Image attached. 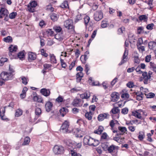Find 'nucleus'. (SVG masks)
<instances>
[{
    "label": "nucleus",
    "instance_id": "obj_39",
    "mask_svg": "<svg viewBox=\"0 0 156 156\" xmlns=\"http://www.w3.org/2000/svg\"><path fill=\"white\" fill-rule=\"evenodd\" d=\"M83 17V15L81 14H79L77 15L75 19V22H77L80 20H81Z\"/></svg>",
    "mask_w": 156,
    "mask_h": 156
},
{
    "label": "nucleus",
    "instance_id": "obj_20",
    "mask_svg": "<svg viewBox=\"0 0 156 156\" xmlns=\"http://www.w3.org/2000/svg\"><path fill=\"white\" fill-rule=\"evenodd\" d=\"M122 93L121 97L122 98L127 99L129 98V95L128 94L127 91L126 89H124L122 91Z\"/></svg>",
    "mask_w": 156,
    "mask_h": 156
},
{
    "label": "nucleus",
    "instance_id": "obj_47",
    "mask_svg": "<svg viewBox=\"0 0 156 156\" xmlns=\"http://www.w3.org/2000/svg\"><path fill=\"white\" fill-rule=\"evenodd\" d=\"M101 27L103 28H105L108 25L107 21L105 20H103L101 22Z\"/></svg>",
    "mask_w": 156,
    "mask_h": 156
},
{
    "label": "nucleus",
    "instance_id": "obj_38",
    "mask_svg": "<svg viewBox=\"0 0 156 156\" xmlns=\"http://www.w3.org/2000/svg\"><path fill=\"white\" fill-rule=\"evenodd\" d=\"M53 29L56 33H59L62 30V28L61 27L57 26H54L53 27Z\"/></svg>",
    "mask_w": 156,
    "mask_h": 156
},
{
    "label": "nucleus",
    "instance_id": "obj_37",
    "mask_svg": "<svg viewBox=\"0 0 156 156\" xmlns=\"http://www.w3.org/2000/svg\"><path fill=\"white\" fill-rule=\"evenodd\" d=\"M25 55L23 51L19 52L18 54V57L20 60H22L24 58Z\"/></svg>",
    "mask_w": 156,
    "mask_h": 156
},
{
    "label": "nucleus",
    "instance_id": "obj_34",
    "mask_svg": "<svg viewBox=\"0 0 156 156\" xmlns=\"http://www.w3.org/2000/svg\"><path fill=\"white\" fill-rule=\"evenodd\" d=\"M145 137V134L144 132L143 131L140 132L139 133L138 138L140 140H142Z\"/></svg>",
    "mask_w": 156,
    "mask_h": 156
},
{
    "label": "nucleus",
    "instance_id": "obj_35",
    "mask_svg": "<svg viewBox=\"0 0 156 156\" xmlns=\"http://www.w3.org/2000/svg\"><path fill=\"white\" fill-rule=\"evenodd\" d=\"M35 110L36 115L38 117H39L41 114V109L38 107H36Z\"/></svg>",
    "mask_w": 156,
    "mask_h": 156
},
{
    "label": "nucleus",
    "instance_id": "obj_51",
    "mask_svg": "<svg viewBox=\"0 0 156 156\" xmlns=\"http://www.w3.org/2000/svg\"><path fill=\"white\" fill-rule=\"evenodd\" d=\"M46 32L48 36H51L54 35V32L51 29H48Z\"/></svg>",
    "mask_w": 156,
    "mask_h": 156
},
{
    "label": "nucleus",
    "instance_id": "obj_26",
    "mask_svg": "<svg viewBox=\"0 0 156 156\" xmlns=\"http://www.w3.org/2000/svg\"><path fill=\"white\" fill-rule=\"evenodd\" d=\"M85 117L89 120H91L92 117V113L91 111L87 112L85 114Z\"/></svg>",
    "mask_w": 156,
    "mask_h": 156
},
{
    "label": "nucleus",
    "instance_id": "obj_60",
    "mask_svg": "<svg viewBox=\"0 0 156 156\" xmlns=\"http://www.w3.org/2000/svg\"><path fill=\"white\" fill-rule=\"evenodd\" d=\"M51 65L48 64H45L43 65V66L44 69H47L51 68Z\"/></svg>",
    "mask_w": 156,
    "mask_h": 156
},
{
    "label": "nucleus",
    "instance_id": "obj_24",
    "mask_svg": "<svg viewBox=\"0 0 156 156\" xmlns=\"http://www.w3.org/2000/svg\"><path fill=\"white\" fill-rule=\"evenodd\" d=\"M90 96V92L87 91L85 93L80 94V97L82 98L87 99Z\"/></svg>",
    "mask_w": 156,
    "mask_h": 156
},
{
    "label": "nucleus",
    "instance_id": "obj_17",
    "mask_svg": "<svg viewBox=\"0 0 156 156\" xmlns=\"http://www.w3.org/2000/svg\"><path fill=\"white\" fill-rule=\"evenodd\" d=\"M17 49V46L11 45L9 48V55H12V54L16 51Z\"/></svg>",
    "mask_w": 156,
    "mask_h": 156
},
{
    "label": "nucleus",
    "instance_id": "obj_15",
    "mask_svg": "<svg viewBox=\"0 0 156 156\" xmlns=\"http://www.w3.org/2000/svg\"><path fill=\"white\" fill-rule=\"evenodd\" d=\"M53 107L52 103L50 101H47L45 104V107L46 111L49 112L52 110Z\"/></svg>",
    "mask_w": 156,
    "mask_h": 156
},
{
    "label": "nucleus",
    "instance_id": "obj_5",
    "mask_svg": "<svg viewBox=\"0 0 156 156\" xmlns=\"http://www.w3.org/2000/svg\"><path fill=\"white\" fill-rule=\"evenodd\" d=\"M64 26L68 30L73 29V20L70 19L66 20L64 22Z\"/></svg>",
    "mask_w": 156,
    "mask_h": 156
},
{
    "label": "nucleus",
    "instance_id": "obj_36",
    "mask_svg": "<svg viewBox=\"0 0 156 156\" xmlns=\"http://www.w3.org/2000/svg\"><path fill=\"white\" fill-rule=\"evenodd\" d=\"M150 67L156 73V64L154 63L151 62L150 63Z\"/></svg>",
    "mask_w": 156,
    "mask_h": 156
},
{
    "label": "nucleus",
    "instance_id": "obj_41",
    "mask_svg": "<svg viewBox=\"0 0 156 156\" xmlns=\"http://www.w3.org/2000/svg\"><path fill=\"white\" fill-rule=\"evenodd\" d=\"M145 95L146 96L147 98H154L155 94L154 93L151 92L148 94L145 93Z\"/></svg>",
    "mask_w": 156,
    "mask_h": 156
},
{
    "label": "nucleus",
    "instance_id": "obj_55",
    "mask_svg": "<svg viewBox=\"0 0 156 156\" xmlns=\"http://www.w3.org/2000/svg\"><path fill=\"white\" fill-rule=\"evenodd\" d=\"M126 85L128 87L130 88H133L134 86V85L133 83L132 82H129L126 84Z\"/></svg>",
    "mask_w": 156,
    "mask_h": 156
},
{
    "label": "nucleus",
    "instance_id": "obj_9",
    "mask_svg": "<svg viewBox=\"0 0 156 156\" xmlns=\"http://www.w3.org/2000/svg\"><path fill=\"white\" fill-rule=\"evenodd\" d=\"M142 109H139L133 111L132 112V115L137 118L141 119L142 118Z\"/></svg>",
    "mask_w": 156,
    "mask_h": 156
},
{
    "label": "nucleus",
    "instance_id": "obj_59",
    "mask_svg": "<svg viewBox=\"0 0 156 156\" xmlns=\"http://www.w3.org/2000/svg\"><path fill=\"white\" fill-rule=\"evenodd\" d=\"M41 55H43L45 57H46L48 56V54L46 53L44 49H41Z\"/></svg>",
    "mask_w": 156,
    "mask_h": 156
},
{
    "label": "nucleus",
    "instance_id": "obj_6",
    "mask_svg": "<svg viewBox=\"0 0 156 156\" xmlns=\"http://www.w3.org/2000/svg\"><path fill=\"white\" fill-rule=\"evenodd\" d=\"M64 151V148L61 146L55 145L53 149V152L55 154H57L63 153Z\"/></svg>",
    "mask_w": 156,
    "mask_h": 156
},
{
    "label": "nucleus",
    "instance_id": "obj_32",
    "mask_svg": "<svg viewBox=\"0 0 156 156\" xmlns=\"http://www.w3.org/2000/svg\"><path fill=\"white\" fill-rule=\"evenodd\" d=\"M3 41H4L5 42L7 43H10L12 42V39L11 37L10 36H8L7 37H4L3 39Z\"/></svg>",
    "mask_w": 156,
    "mask_h": 156
},
{
    "label": "nucleus",
    "instance_id": "obj_23",
    "mask_svg": "<svg viewBox=\"0 0 156 156\" xmlns=\"http://www.w3.org/2000/svg\"><path fill=\"white\" fill-rule=\"evenodd\" d=\"M83 76L82 72H79L78 73L76 74V81L78 82H79L81 80Z\"/></svg>",
    "mask_w": 156,
    "mask_h": 156
},
{
    "label": "nucleus",
    "instance_id": "obj_2",
    "mask_svg": "<svg viewBox=\"0 0 156 156\" xmlns=\"http://www.w3.org/2000/svg\"><path fill=\"white\" fill-rule=\"evenodd\" d=\"M83 142L84 144L88 145L89 146H93L94 147L97 146L99 144L98 140L91 138L89 136H86L84 137Z\"/></svg>",
    "mask_w": 156,
    "mask_h": 156
},
{
    "label": "nucleus",
    "instance_id": "obj_58",
    "mask_svg": "<svg viewBox=\"0 0 156 156\" xmlns=\"http://www.w3.org/2000/svg\"><path fill=\"white\" fill-rule=\"evenodd\" d=\"M154 26V24L152 23L149 24L147 26L146 28L148 30H151L153 29Z\"/></svg>",
    "mask_w": 156,
    "mask_h": 156
},
{
    "label": "nucleus",
    "instance_id": "obj_12",
    "mask_svg": "<svg viewBox=\"0 0 156 156\" xmlns=\"http://www.w3.org/2000/svg\"><path fill=\"white\" fill-rule=\"evenodd\" d=\"M111 101L113 102L117 101L119 98V93L117 92H114L111 94Z\"/></svg>",
    "mask_w": 156,
    "mask_h": 156
},
{
    "label": "nucleus",
    "instance_id": "obj_21",
    "mask_svg": "<svg viewBox=\"0 0 156 156\" xmlns=\"http://www.w3.org/2000/svg\"><path fill=\"white\" fill-rule=\"evenodd\" d=\"M50 17L51 19L53 21L57 20L59 16L57 14L55 13H52L50 14Z\"/></svg>",
    "mask_w": 156,
    "mask_h": 156
},
{
    "label": "nucleus",
    "instance_id": "obj_40",
    "mask_svg": "<svg viewBox=\"0 0 156 156\" xmlns=\"http://www.w3.org/2000/svg\"><path fill=\"white\" fill-rule=\"evenodd\" d=\"M66 110L67 109L65 108H62L60 110L59 112L60 114L62 116H64L66 114Z\"/></svg>",
    "mask_w": 156,
    "mask_h": 156
},
{
    "label": "nucleus",
    "instance_id": "obj_3",
    "mask_svg": "<svg viewBox=\"0 0 156 156\" xmlns=\"http://www.w3.org/2000/svg\"><path fill=\"white\" fill-rule=\"evenodd\" d=\"M13 75L12 73H9L6 72H3L0 74L1 78L4 80H12L13 78Z\"/></svg>",
    "mask_w": 156,
    "mask_h": 156
},
{
    "label": "nucleus",
    "instance_id": "obj_33",
    "mask_svg": "<svg viewBox=\"0 0 156 156\" xmlns=\"http://www.w3.org/2000/svg\"><path fill=\"white\" fill-rule=\"evenodd\" d=\"M156 45V43L154 41H151L148 44V47L151 49H153Z\"/></svg>",
    "mask_w": 156,
    "mask_h": 156
},
{
    "label": "nucleus",
    "instance_id": "obj_19",
    "mask_svg": "<svg viewBox=\"0 0 156 156\" xmlns=\"http://www.w3.org/2000/svg\"><path fill=\"white\" fill-rule=\"evenodd\" d=\"M5 112V107H1L0 108V116L2 120H5V117L4 115Z\"/></svg>",
    "mask_w": 156,
    "mask_h": 156
},
{
    "label": "nucleus",
    "instance_id": "obj_46",
    "mask_svg": "<svg viewBox=\"0 0 156 156\" xmlns=\"http://www.w3.org/2000/svg\"><path fill=\"white\" fill-rule=\"evenodd\" d=\"M119 112V109L117 107H114L111 110V112L114 114L118 113Z\"/></svg>",
    "mask_w": 156,
    "mask_h": 156
},
{
    "label": "nucleus",
    "instance_id": "obj_22",
    "mask_svg": "<svg viewBox=\"0 0 156 156\" xmlns=\"http://www.w3.org/2000/svg\"><path fill=\"white\" fill-rule=\"evenodd\" d=\"M36 55L34 53L29 52L28 53V59L30 60H34L36 59Z\"/></svg>",
    "mask_w": 156,
    "mask_h": 156
},
{
    "label": "nucleus",
    "instance_id": "obj_1",
    "mask_svg": "<svg viewBox=\"0 0 156 156\" xmlns=\"http://www.w3.org/2000/svg\"><path fill=\"white\" fill-rule=\"evenodd\" d=\"M102 146L105 151H107L112 155H114L116 153L118 149V147L117 146L113 144L108 146L107 144H103Z\"/></svg>",
    "mask_w": 156,
    "mask_h": 156
},
{
    "label": "nucleus",
    "instance_id": "obj_62",
    "mask_svg": "<svg viewBox=\"0 0 156 156\" xmlns=\"http://www.w3.org/2000/svg\"><path fill=\"white\" fill-rule=\"evenodd\" d=\"M75 62L76 61H73L69 65V69L70 70H71L74 67L75 65Z\"/></svg>",
    "mask_w": 156,
    "mask_h": 156
},
{
    "label": "nucleus",
    "instance_id": "obj_54",
    "mask_svg": "<svg viewBox=\"0 0 156 156\" xmlns=\"http://www.w3.org/2000/svg\"><path fill=\"white\" fill-rule=\"evenodd\" d=\"M125 28L124 27H122L118 29V33L119 34H121L125 31Z\"/></svg>",
    "mask_w": 156,
    "mask_h": 156
},
{
    "label": "nucleus",
    "instance_id": "obj_50",
    "mask_svg": "<svg viewBox=\"0 0 156 156\" xmlns=\"http://www.w3.org/2000/svg\"><path fill=\"white\" fill-rule=\"evenodd\" d=\"M90 18L89 16H86L84 18V23L86 26L88 23Z\"/></svg>",
    "mask_w": 156,
    "mask_h": 156
},
{
    "label": "nucleus",
    "instance_id": "obj_56",
    "mask_svg": "<svg viewBox=\"0 0 156 156\" xmlns=\"http://www.w3.org/2000/svg\"><path fill=\"white\" fill-rule=\"evenodd\" d=\"M137 48L140 51L143 52L145 51V48L144 47V46H139V45H137Z\"/></svg>",
    "mask_w": 156,
    "mask_h": 156
},
{
    "label": "nucleus",
    "instance_id": "obj_48",
    "mask_svg": "<svg viewBox=\"0 0 156 156\" xmlns=\"http://www.w3.org/2000/svg\"><path fill=\"white\" fill-rule=\"evenodd\" d=\"M129 109L127 108H125L122 109L121 113L124 115H126L127 114Z\"/></svg>",
    "mask_w": 156,
    "mask_h": 156
},
{
    "label": "nucleus",
    "instance_id": "obj_16",
    "mask_svg": "<svg viewBox=\"0 0 156 156\" xmlns=\"http://www.w3.org/2000/svg\"><path fill=\"white\" fill-rule=\"evenodd\" d=\"M142 76H143L144 83V84H146L148 83V81L150 79V77L147 75V72H144L143 73Z\"/></svg>",
    "mask_w": 156,
    "mask_h": 156
},
{
    "label": "nucleus",
    "instance_id": "obj_61",
    "mask_svg": "<svg viewBox=\"0 0 156 156\" xmlns=\"http://www.w3.org/2000/svg\"><path fill=\"white\" fill-rule=\"evenodd\" d=\"M147 140L149 142H151L153 141V140L151 137V133H148L147 134Z\"/></svg>",
    "mask_w": 156,
    "mask_h": 156
},
{
    "label": "nucleus",
    "instance_id": "obj_30",
    "mask_svg": "<svg viewBox=\"0 0 156 156\" xmlns=\"http://www.w3.org/2000/svg\"><path fill=\"white\" fill-rule=\"evenodd\" d=\"M30 141V139L28 137H26L24 140L23 142L22 143V145L23 146L28 145Z\"/></svg>",
    "mask_w": 156,
    "mask_h": 156
},
{
    "label": "nucleus",
    "instance_id": "obj_63",
    "mask_svg": "<svg viewBox=\"0 0 156 156\" xmlns=\"http://www.w3.org/2000/svg\"><path fill=\"white\" fill-rule=\"evenodd\" d=\"M80 59L82 62H85L88 59L87 56H85V55H82L81 56Z\"/></svg>",
    "mask_w": 156,
    "mask_h": 156
},
{
    "label": "nucleus",
    "instance_id": "obj_64",
    "mask_svg": "<svg viewBox=\"0 0 156 156\" xmlns=\"http://www.w3.org/2000/svg\"><path fill=\"white\" fill-rule=\"evenodd\" d=\"M71 154L72 156H81V155L80 154H77L76 152L71 151Z\"/></svg>",
    "mask_w": 156,
    "mask_h": 156
},
{
    "label": "nucleus",
    "instance_id": "obj_45",
    "mask_svg": "<svg viewBox=\"0 0 156 156\" xmlns=\"http://www.w3.org/2000/svg\"><path fill=\"white\" fill-rule=\"evenodd\" d=\"M7 59L6 58H2L0 60V66H2L5 62H7Z\"/></svg>",
    "mask_w": 156,
    "mask_h": 156
},
{
    "label": "nucleus",
    "instance_id": "obj_43",
    "mask_svg": "<svg viewBox=\"0 0 156 156\" xmlns=\"http://www.w3.org/2000/svg\"><path fill=\"white\" fill-rule=\"evenodd\" d=\"M61 7L62 8H67L68 7V2L67 1H64L61 5Z\"/></svg>",
    "mask_w": 156,
    "mask_h": 156
},
{
    "label": "nucleus",
    "instance_id": "obj_28",
    "mask_svg": "<svg viewBox=\"0 0 156 156\" xmlns=\"http://www.w3.org/2000/svg\"><path fill=\"white\" fill-rule=\"evenodd\" d=\"M148 17L146 15H143L140 16L139 17V19L140 21H143L144 22H146L147 20Z\"/></svg>",
    "mask_w": 156,
    "mask_h": 156
},
{
    "label": "nucleus",
    "instance_id": "obj_44",
    "mask_svg": "<svg viewBox=\"0 0 156 156\" xmlns=\"http://www.w3.org/2000/svg\"><path fill=\"white\" fill-rule=\"evenodd\" d=\"M22 83L24 85H27L28 80V79L24 76H22L21 77Z\"/></svg>",
    "mask_w": 156,
    "mask_h": 156
},
{
    "label": "nucleus",
    "instance_id": "obj_11",
    "mask_svg": "<svg viewBox=\"0 0 156 156\" xmlns=\"http://www.w3.org/2000/svg\"><path fill=\"white\" fill-rule=\"evenodd\" d=\"M30 5L27 6L29 11L30 12H33L34 11V9L37 5L36 2L35 1H32L30 3Z\"/></svg>",
    "mask_w": 156,
    "mask_h": 156
},
{
    "label": "nucleus",
    "instance_id": "obj_49",
    "mask_svg": "<svg viewBox=\"0 0 156 156\" xmlns=\"http://www.w3.org/2000/svg\"><path fill=\"white\" fill-rule=\"evenodd\" d=\"M56 101L57 102L59 103L62 102L64 101L63 98L61 96H59L56 99Z\"/></svg>",
    "mask_w": 156,
    "mask_h": 156
},
{
    "label": "nucleus",
    "instance_id": "obj_13",
    "mask_svg": "<svg viewBox=\"0 0 156 156\" xmlns=\"http://www.w3.org/2000/svg\"><path fill=\"white\" fill-rule=\"evenodd\" d=\"M40 92L42 95L46 97L49 96L51 93L49 89L45 88L41 89L40 90Z\"/></svg>",
    "mask_w": 156,
    "mask_h": 156
},
{
    "label": "nucleus",
    "instance_id": "obj_42",
    "mask_svg": "<svg viewBox=\"0 0 156 156\" xmlns=\"http://www.w3.org/2000/svg\"><path fill=\"white\" fill-rule=\"evenodd\" d=\"M17 15V12H13L10 13L9 15V17L11 19H13L15 18Z\"/></svg>",
    "mask_w": 156,
    "mask_h": 156
},
{
    "label": "nucleus",
    "instance_id": "obj_29",
    "mask_svg": "<svg viewBox=\"0 0 156 156\" xmlns=\"http://www.w3.org/2000/svg\"><path fill=\"white\" fill-rule=\"evenodd\" d=\"M23 114V111L20 109L19 108L16 111L15 115L16 117H19L22 115Z\"/></svg>",
    "mask_w": 156,
    "mask_h": 156
},
{
    "label": "nucleus",
    "instance_id": "obj_18",
    "mask_svg": "<svg viewBox=\"0 0 156 156\" xmlns=\"http://www.w3.org/2000/svg\"><path fill=\"white\" fill-rule=\"evenodd\" d=\"M74 106L80 107L82 105V103L80 99H74L72 103Z\"/></svg>",
    "mask_w": 156,
    "mask_h": 156
},
{
    "label": "nucleus",
    "instance_id": "obj_53",
    "mask_svg": "<svg viewBox=\"0 0 156 156\" xmlns=\"http://www.w3.org/2000/svg\"><path fill=\"white\" fill-rule=\"evenodd\" d=\"M144 28L142 27H139L137 28V34H140L143 33Z\"/></svg>",
    "mask_w": 156,
    "mask_h": 156
},
{
    "label": "nucleus",
    "instance_id": "obj_10",
    "mask_svg": "<svg viewBox=\"0 0 156 156\" xmlns=\"http://www.w3.org/2000/svg\"><path fill=\"white\" fill-rule=\"evenodd\" d=\"M103 15L101 11L96 12L94 15V19L96 21H99L102 18Z\"/></svg>",
    "mask_w": 156,
    "mask_h": 156
},
{
    "label": "nucleus",
    "instance_id": "obj_31",
    "mask_svg": "<svg viewBox=\"0 0 156 156\" xmlns=\"http://www.w3.org/2000/svg\"><path fill=\"white\" fill-rule=\"evenodd\" d=\"M119 130L121 132L119 134H122L127 131V129L125 127L119 126L118 128Z\"/></svg>",
    "mask_w": 156,
    "mask_h": 156
},
{
    "label": "nucleus",
    "instance_id": "obj_4",
    "mask_svg": "<svg viewBox=\"0 0 156 156\" xmlns=\"http://www.w3.org/2000/svg\"><path fill=\"white\" fill-rule=\"evenodd\" d=\"M8 11L5 8H2L0 10V18H4V20L7 21L8 20Z\"/></svg>",
    "mask_w": 156,
    "mask_h": 156
},
{
    "label": "nucleus",
    "instance_id": "obj_27",
    "mask_svg": "<svg viewBox=\"0 0 156 156\" xmlns=\"http://www.w3.org/2000/svg\"><path fill=\"white\" fill-rule=\"evenodd\" d=\"M104 129V127L102 126H100L98 129L94 131V133L98 134H101Z\"/></svg>",
    "mask_w": 156,
    "mask_h": 156
},
{
    "label": "nucleus",
    "instance_id": "obj_52",
    "mask_svg": "<svg viewBox=\"0 0 156 156\" xmlns=\"http://www.w3.org/2000/svg\"><path fill=\"white\" fill-rule=\"evenodd\" d=\"M60 63L62 67L65 68L67 66L66 63L64 61V60L62 58H60Z\"/></svg>",
    "mask_w": 156,
    "mask_h": 156
},
{
    "label": "nucleus",
    "instance_id": "obj_14",
    "mask_svg": "<svg viewBox=\"0 0 156 156\" xmlns=\"http://www.w3.org/2000/svg\"><path fill=\"white\" fill-rule=\"evenodd\" d=\"M109 115L108 113H104L100 114L98 117V119L99 121H101L105 119L108 118Z\"/></svg>",
    "mask_w": 156,
    "mask_h": 156
},
{
    "label": "nucleus",
    "instance_id": "obj_57",
    "mask_svg": "<svg viewBox=\"0 0 156 156\" xmlns=\"http://www.w3.org/2000/svg\"><path fill=\"white\" fill-rule=\"evenodd\" d=\"M151 58V55H149L146 56L145 57V61L146 62H149Z\"/></svg>",
    "mask_w": 156,
    "mask_h": 156
},
{
    "label": "nucleus",
    "instance_id": "obj_8",
    "mask_svg": "<svg viewBox=\"0 0 156 156\" xmlns=\"http://www.w3.org/2000/svg\"><path fill=\"white\" fill-rule=\"evenodd\" d=\"M128 50L126 48H125V51L123 55L122 60L119 63V66H121L126 62L128 59L127 55H128Z\"/></svg>",
    "mask_w": 156,
    "mask_h": 156
},
{
    "label": "nucleus",
    "instance_id": "obj_25",
    "mask_svg": "<svg viewBox=\"0 0 156 156\" xmlns=\"http://www.w3.org/2000/svg\"><path fill=\"white\" fill-rule=\"evenodd\" d=\"M51 62L52 63L56 64L57 63V61L55 56L53 54H50L49 55Z\"/></svg>",
    "mask_w": 156,
    "mask_h": 156
},
{
    "label": "nucleus",
    "instance_id": "obj_7",
    "mask_svg": "<svg viewBox=\"0 0 156 156\" xmlns=\"http://www.w3.org/2000/svg\"><path fill=\"white\" fill-rule=\"evenodd\" d=\"M69 126V122L65 121L62 124L61 128V130L63 133H66L68 132V129Z\"/></svg>",
    "mask_w": 156,
    "mask_h": 156
}]
</instances>
